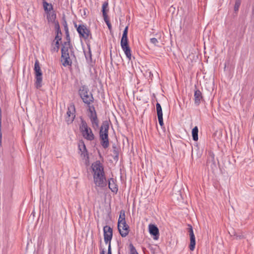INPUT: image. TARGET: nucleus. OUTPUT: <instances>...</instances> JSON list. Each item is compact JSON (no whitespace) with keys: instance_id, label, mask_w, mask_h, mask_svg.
<instances>
[{"instance_id":"obj_1","label":"nucleus","mask_w":254,"mask_h":254,"mask_svg":"<svg viewBox=\"0 0 254 254\" xmlns=\"http://www.w3.org/2000/svg\"><path fill=\"white\" fill-rule=\"evenodd\" d=\"M61 53L62 65L64 67L71 66L72 58V57L75 58L73 46H72L71 48L70 46L62 44Z\"/></svg>"},{"instance_id":"obj_2","label":"nucleus","mask_w":254,"mask_h":254,"mask_svg":"<svg viewBox=\"0 0 254 254\" xmlns=\"http://www.w3.org/2000/svg\"><path fill=\"white\" fill-rule=\"evenodd\" d=\"M109 121L105 120L103 121L99 130V139L102 146L106 149L109 146Z\"/></svg>"},{"instance_id":"obj_3","label":"nucleus","mask_w":254,"mask_h":254,"mask_svg":"<svg viewBox=\"0 0 254 254\" xmlns=\"http://www.w3.org/2000/svg\"><path fill=\"white\" fill-rule=\"evenodd\" d=\"M78 93L85 104L89 105L94 102L93 94L89 91L87 86L85 85L81 86L78 91Z\"/></svg>"},{"instance_id":"obj_4","label":"nucleus","mask_w":254,"mask_h":254,"mask_svg":"<svg viewBox=\"0 0 254 254\" xmlns=\"http://www.w3.org/2000/svg\"><path fill=\"white\" fill-rule=\"evenodd\" d=\"M81 123L79 125V129L82 133L83 137L87 140L92 141L95 139V135L93 134L92 129L89 127L86 122L82 118Z\"/></svg>"},{"instance_id":"obj_5","label":"nucleus","mask_w":254,"mask_h":254,"mask_svg":"<svg viewBox=\"0 0 254 254\" xmlns=\"http://www.w3.org/2000/svg\"><path fill=\"white\" fill-rule=\"evenodd\" d=\"M87 110L89 112L88 116L90 120L92 127L94 129H96L99 126V120L98 119L95 107L92 104L87 105Z\"/></svg>"},{"instance_id":"obj_6","label":"nucleus","mask_w":254,"mask_h":254,"mask_svg":"<svg viewBox=\"0 0 254 254\" xmlns=\"http://www.w3.org/2000/svg\"><path fill=\"white\" fill-rule=\"evenodd\" d=\"M74 26L76 28V30L79 34L80 38H83L85 40L88 39L89 38L92 39V34L89 28L85 24L77 25L76 23L73 22Z\"/></svg>"},{"instance_id":"obj_7","label":"nucleus","mask_w":254,"mask_h":254,"mask_svg":"<svg viewBox=\"0 0 254 254\" xmlns=\"http://www.w3.org/2000/svg\"><path fill=\"white\" fill-rule=\"evenodd\" d=\"M34 70L35 74L36 81L35 82V87L39 89L42 87V72L39 64V62L38 60H36L34 64Z\"/></svg>"},{"instance_id":"obj_8","label":"nucleus","mask_w":254,"mask_h":254,"mask_svg":"<svg viewBox=\"0 0 254 254\" xmlns=\"http://www.w3.org/2000/svg\"><path fill=\"white\" fill-rule=\"evenodd\" d=\"M121 46L128 60L131 58V50L128 45L127 36H122L121 40Z\"/></svg>"},{"instance_id":"obj_9","label":"nucleus","mask_w":254,"mask_h":254,"mask_svg":"<svg viewBox=\"0 0 254 254\" xmlns=\"http://www.w3.org/2000/svg\"><path fill=\"white\" fill-rule=\"evenodd\" d=\"M75 108L73 103L70 104L68 107L67 111L65 116V121L67 125L73 123L75 117Z\"/></svg>"},{"instance_id":"obj_10","label":"nucleus","mask_w":254,"mask_h":254,"mask_svg":"<svg viewBox=\"0 0 254 254\" xmlns=\"http://www.w3.org/2000/svg\"><path fill=\"white\" fill-rule=\"evenodd\" d=\"M93 180L96 187L103 188L107 186V182L105 173L97 176H93Z\"/></svg>"},{"instance_id":"obj_11","label":"nucleus","mask_w":254,"mask_h":254,"mask_svg":"<svg viewBox=\"0 0 254 254\" xmlns=\"http://www.w3.org/2000/svg\"><path fill=\"white\" fill-rule=\"evenodd\" d=\"M104 239L106 244L111 245V240L113 237V229L108 225L103 227Z\"/></svg>"},{"instance_id":"obj_12","label":"nucleus","mask_w":254,"mask_h":254,"mask_svg":"<svg viewBox=\"0 0 254 254\" xmlns=\"http://www.w3.org/2000/svg\"><path fill=\"white\" fill-rule=\"evenodd\" d=\"M93 172V176H97L104 174V167L99 160L94 162L91 166Z\"/></svg>"},{"instance_id":"obj_13","label":"nucleus","mask_w":254,"mask_h":254,"mask_svg":"<svg viewBox=\"0 0 254 254\" xmlns=\"http://www.w3.org/2000/svg\"><path fill=\"white\" fill-rule=\"evenodd\" d=\"M78 147L81 156H83V157L85 159V161L86 163H88L89 161L88 152L86 149L85 144L83 140H81L79 141Z\"/></svg>"},{"instance_id":"obj_14","label":"nucleus","mask_w":254,"mask_h":254,"mask_svg":"<svg viewBox=\"0 0 254 254\" xmlns=\"http://www.w3.org/2000/svg\"><path fill=\"white\" fill-rule=\"evenodd\" d=\"M120 234L122 237H126L129 233V227L127 224L126 221L120 224L119 227H118Z\"/></svg>"},{"instance_id":"obj_15","label":"nucleus","mask_w":254,"mask_h":254,"mask_svg":"<svg viewBox=\"0 0 254 254\" xmlns=\"http://www.w3.org/2000/svg\"><path fill=\"white\" fill-rule=\"evenodd\" d=\"M149 232L151 235L153 236V239L157 240L159 237V231L158 228L154 224L149 225Z\"/></svg>"},{"instance_id":"obj_16","label":"nucleus","mask_w":254,"mask_h":254,"mask_svg":"<svg viewBox=\"0 0 254 254\" xmlns=\"http://www.w3.org/2000/svg\"><path fill=\"white\" fill-rule=\"evenodd\" d=\"M195 90H194V104L196 106L199 105L201 101L203 99V96L200 90L196 88V86L195 85Z\"/></svg>"},{"instance_id":"obj_17","label":"nucleus","mask_w":254,"mask_h":254,"mask_svg":"<svg viewBox=\"0 0 254 254\" xmlns=\"http://www.w3.org/2000/svg\"><path fill=\"white\" fill-rule=\"evenodd\" d=\"M116 183V180L113 178H110L108 180L109 188L113 192L117 193L118 191V187Z\"/></svg>"},{"instance_id":"obj_18","label":"nucleus","mask_w":254,"mask_h":254,"mask_svg":"<svg viewBox=\"0 0 254 254\" xmlns=\"http://www.w3.org/2000/svg\"><path fill=\"white\" fill-rule=\"evenodd\" d=\"M55 29L56 33L55 39H58L59 40H62V33L60 29V26L59 22H55Z\"/></svg>"},{"instance_id":"obj_19","label":"nucleus","mask_w":254,"mask_h":254,"mask_svg":"<svg viewBox=\"0 0 254 254\" xmlns=\"http://www.w3.org/2000/svg\"><path fill=\"white\" fill-rule=\"evenodd\" d=\"M43 8L46 14L53 10V6L52 3H48L46 1L43 2Z\"/></svg>"},{"instance_id":"obj_20","label":"nucleus","mask_w":254,"mask_h":254,"mask_svg":"<svg viewBox=\"0 0 254 254\" xmlns=\"http://www.w3.org/2000/svg\"><path fill=\"white\" fill-rule=\"evenodd\" d=\"M47 18L49 22H52L55 24V22H58V21L56 20V14L54 11L47 14Z\"/></svg>"},{"instance_id":"obj_21","label":"nucleus","mask_w":254,"mask_h":254,"mask_svg":"<svg viewBox=\"0 0 254 254\" xmlns=\"http://www.w3.org/2000/svg\"><path fill=\"white\" fill-rule=\"evenodd\" d=\"M190 244L189 245V248L191 251H193L195 249V238L194 234L190 235Z\"/></svg>"},{"instance_id":"obj_22","label":"nucleus","mask_w":254,"mask_h":254,"mask_svg":"<svg viewBox=\"0 0 254 254\" xmlns=\"http://www.w3.org/2000/svg\"><path fill=\"white\" fill-rule=\"evenodd\" d=\"M125 216V211L124 210H122L120 211V214L118 219V227L120 226V224H121L122 223L126 221Z\"/></svg>"},{"instance_id":"obj_23","label":"nucleus","mask_w":254,"mask_h":254,"mask_svg":"<svg viewBox=\"0 0 254 254\" xmlns=\"http://www.w3.org/2000/svg\"><path fill=\"white\" fill-rule=\"evenodd\" d=\"M198 129L197 127L195 126L194 127L191 131V134H192V139L194 141H197L198 137Z\"/></svg>"},{"instance_id":"obj_24","label":"nucleus","mask_w":254,"mask_h":254,"mask_svg":"<svg viewBox=\"0 0 254 254\" xmlns=\"http://www.w3.org/2000/svg\"><path fill=\"white\" fill-rule=\"evenodd\" d=\"M112 147L113 148V152L114 154L113 159L114 160L117 161L119 159V149L115 144H113Z\"/></svg>"},{"instance_id":"obj_25","label":"nucleus","mask_w":254,"mask_h":254,"mask_svg":"<svg viewBox=\"0 0 254 254\" xmlns=\"http://www.w3.org/2000/svg\"><path fill=\"white\" fill-rule=\"evenodd\" d=\"M55 40H56V42L55 43V47H54L51 49V51L52 52H58L60 49V42L61 40H59L58 39H55Z\"/></svg>"},{"instance_id":"obj_26","label":"nucleus","mask_w":254,"mask_h":254,"mask_svg":"<svg viewBox=\"0 0 254 254\" xmlns=\"http://www.w3.org/2000/svg\"><path fill=\"white\" fill-rule=\"evenodd\" d=\"M65 39L66 41L64 42L63 44H64L65 45H68L70 46V47L72 48V44L70 41V38L69 36V33H65Z\"/></svg>"},{"instance_id":"obj_27","label":"nucleus","mask_w":254,"mask_h":254,"mask_svg":"<svg viewBox=\"0 0 254 254\" xmlns=\"http://www.w3.org/2000/svg\"><path fill=\"white\" fill-rule=\"evenodd\" d=\"M156 111H157V116L162 115H163L162 109L160 104L158 102H157L156 104Z\"/></svg>"},{"instance_id":"obj_28","label":"nucleus","mask_w":254,"mask_h":254,"mask_svg":"<svg viewBox=\"0 0 254 254\" xmlns=\"http://www.w3.org/2000/svg\"><path fill=\"white\" fill-rule=\"evenodd\" d=\"M241 3V2L240 0H236L234 7V10L236 13H237L238 11H239Z\"/></svg>"},{"instance_id":"obj_29","label":"nucleus","mask_w":254,"mask_h":254,"mask_svg":"<svg viewBox=\"0 0 254 254\" xmlns=\"http://www.w3.org/2000/svg\"><path fill=\"white\" fill-rule=\"evenodd\" d=\"M108 3L107 2H104L102 5V11L103 14H107L108 9H107Z\"/></svg>"},{"instance_id":"obj_30","label":"nucleus","mask_w":254,"mask_h":254,"mask_svg":"<svg viewBox=\"0 0 254 254\" xmlns=\"http://www.w3.org/2000/svg\"><path fill=\"white\" fill-rule=\"evenodd\" d=\"M87 46H88V48L89 49V52H88V54H85V58H86L87 61H91L92 55H91V52L90 51V45L87 44Z\"/></svg>"},{"instance_id":"obj_31","label":"nucleus","mask_w":254,"mask_h":254,"mask_svg":"<svg viewBox=\"0 0 254 254\" xmlns=\"http://www.w3.org/2000/svg\"><path fill=\"white\" fill-rule=\"evenodd\" d=\"M129 247L130 249V254H138L135 247L132 244H130Z\"/></svg>"},{"instance_id":"obj_32","label":"nucleus","mask_w":254,"mask_h":254,"mask_svg":"<svg viewBox=\"0 0 254 254\" xmlns=\"http://www.w3.org/2000/svg\"><path fill=\"white\" fill-rule=\"evenodd\" d=\"M158 122L160 126L161 127H163L164 126V123H163V115H158L157 116Z\"/></svg>"},{"instance_id":"obj_33","label":"nucleus","mask_w":254,"mask_h":254,"mask_svg":"<svg viewBox=\"0 0 254 254\" xmlns=\"http://www.w3.org/2000/svg\"><path fill=\"white\" fill-rule=\"evenodd\" d=\"M208 155H209V160H211L213 163H215V160H214V154L213 152H208Z\"/></svg>"},{"instance_id":"obj_34","label":"nucleus","mask_w":254,"mask_h":254,"mask_svg":"<svg viewBox=\"0 0 254 254\" xmlns=\"http://www.w3.org/2000/svg\"><path fill=\"white\" fill-rule=\"evenodd\" d=\"M188 228L187 229H188V231L189 233V235L194 234L192 226L191 225L188 224Z\"/></svg>"},{"instance_id":"obj_35","label":"nucleus","mask_w":254,"mask_h":254,"mask_svg":"<svg viewBox=\"0 0 254 254\" xmlns=\"http://www.w3.org/2000/svg\"><path fill=\"white\" fill-rule=\"evenodd\" d=\"M244 238V235L241 234H238L237 233L236 235L235 236V238L234 239H235L236 240H241Z\"/></svg>"},{"instance_id":"obj_36","label":"nucleus","mask_w":254,"mask_h":254,"mask_svg":"<svg viewBox=\"0 0 254 254\" xmlns=\"http://www.w3.org/2000/svg\"><path fill=\"white\" fill-rule=\"evenodd\" d=\"M150 42L154 44L155 46L156 45V44L158 43V40L155 38H152L150 40Z\"/></svg>"},{"instance_id":"obj_37","label":"nucleus","mask_w":254,"mask_h":254,"mask_svg":"<svg viewBox=\"0 0 254 254\" xmlns=\"http://www.w3.org/2000/svg\"><path fill=\"white\" fill-rule=\"evenodd\" d=\"M102 244V240H100V246L99 248L100 250V254H105V251L104 250V249L102 248V246L101 245Z\"/></svg>"},{"instance_id":"obj_38","label":"nucleus","mask_w":254,"mask_h":254,"mask_svg":"<svg viewBox=\"0 0 254 254\" xmlns=\"http://www.w3.org/2000/svg\"><path fill=\"white\" fill-rule=\"evenodd\" d=\"M128 26H126L124 30L122 36H127Z\"/></svg>"},{"instance_id":"obj_39","label":"nucleus","mask_w":254,"mask_h":254,"mask_svg":"<svg viewBox=\"0 0 254 254\" xmlns=\"http://www.w3.org/2000/svg\"><path fill=\"white\" fill-rule=\"evenodd\" d=\"M103 16L104 20L105 23L106 22V21H109L107 14H103Z\"/></svg>"},{"instance_id":"obj_40","label":"nucleus","mask_w":254,"mask_h":254,"mask_svg":"<svg viewBox=\"0 0 254 254\" xmlns=\"http://www.w3.org/2000/svg\"><path fill=\"white\" fill-rule=\"evenodd\" d=\"M106 23L107 25L108 26L109 29L111 31L112 30V25H111V24L110 21H106Z\"/></svg>"},{"instance_id":"obj_41","label":"nucleus","mask_w":254,"mask_h":254,"mask_svg":"<svg viewBox=\"0 0 254 254\" xmlns=\"http://www.w3.org/2000/svg\"><path fill=\"white\" fill-rule=\"evenodd\" d=\"M229 233L230 234L231 236L235 237L237 233L235 231H234V230H232V231H231V232H229Z\"/></svg>"},{"instance_id":"obj_42","label":"nucleus","mask_w":254,"mask_h":254,"mask_svg":"<svg viewBox=\"0 0 254 254\" xmlns=\"http://www.w3.org/2000/svg\"><path fill=\"white\" fill-rule=\"evenodd\" d=\"M107 254H112L111 245H110L108 246Z\"/></svg>"},{"instance_id":"obj_43","label":"nucleus","mask_w":254,"mask_h":254,"mask_svg":"<svg viewBox=\"0 0 254 254\" xmlns=\"http://www.w3.org/2000/svg\"><path fill=\"white\" fill-rule=\"evenodd\" d=\"M64 30L65 31V33H69L68 28L67 25H64Z\"/></svg>"},{"instance_id":"obj_44","label":"nucleus","mask_w":254,"mask_h":254,"mask_svg":"<svg viewBox=\"0 0 254 254\" xmlns=\"http://www.w3.org/2000/svg\"><path fill=\"white\" fill-rule=\"evenodd\" d=\"M63 26H64V25H67L66 19H65L64 17H63Z\"/></svg>"},{"instance_id":"obj_45","label":"nucleus","mask_w":254,"mask_h":254,"mask_svg":"<svg viewBox=\"0 0 254 254\" xmlns=\"http://www.w3.org/2000/svg\"><path fill=\"white\" fill-rule=\"evenodd\" d=\"M99 156H100V157H102V156H101V154H100V152H99Z\"/></svg>"},{"instance_id":"obj_46","label":"nucleus","mask_w":254,"mask_h":254,"mask_svg":"<svg viewBox=\"0 0 254 254\" xmlns=\"http://www.w3.org/2000/svg\"><path fill=\"white\" fill-rule=\"evenodd\" d=\"M212 169L213 170H215V169H216V168H212Z\"/></svg>"},{"instance_id":"obj_47","label":"nucleus","mask_w":254,"mask_h":254,"mask_svg":"<svg viewBox=\"0 0 254 254\" xmlns=\"http://www.w3.org/2000/svg\"><path fill=\"white\" fill-rule=\"evenodd\" d=\"M119 254H120V250L119 251Z\"/></svg>"}]
</instances>
